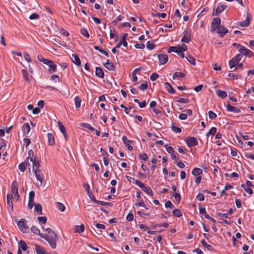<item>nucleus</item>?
Wrapping results in <instances>:
<instances>
[{
    "label": "nucleus",
    "instance_id": "nucleus-1",
    "mask_svg": "<svg viewBox=\"0 0 254 254\" xmlns=\"http://www.w3.org/2000/svg\"><path fill=\"white\" fill-rule=\"evenodd\" d=\"M41 237L46 240L51 248L55 249L57 247V241L58 240V235L55 232H51V235H41Z\"/></svg>",
    "mask_w": 254,
    "mask_h": 254
},
{
    "label": "nucleus",
    "instance_id": "nucleus-2",
    "mask_svg": "<svg viewBox=\"0 0 254 254\" xmlns=\"http://www.w3.org/2000/svg\"><path fill=\"white\" fill-rule=\"evenodd\" d=\"M232 46L237 49L240 53L239 54H241L242 56L244 55L249 58L254 56V53L252 51L240 44L234 43Z\"/></svg>",
    "mask_w": 254,
    "mask_h": 254
},
{
    "label": "nucleus",
    "instance_id": "nucleus-3",
    "mask_svg": "<svg viewBox=\"0 0 254 254\" xmlns=\"http://www.w3.org/2000/svg\"><path fill=\"white\" fill-rule=\"evenodd\" d=\"M18 183L16 181H14L12 182L10 190L11 193L10 194L11 197L13 198L18 199L19 197V195L18 192Z\"/></svg>",
    "mask_w": 254,
    "mask_h": 254
},
{
    "label": "nucleus",
    "instance_id": "nucleus-4",
    "mask_svg": "<svg viewBox=\"0 0 254 254\" xmlns=\"http://www.w3.org/2000/svg\"><path fill=\"white\" fill-rule=\"evenodd\" d=\"M135 184L139 187L143 191L145 192L147 194L149 195L152 196L153 195V192L151 189L150 188L146 186L143 183L141 182L136 180L135 182Z\"/></svg>",
    "mask_w": 254,
    "mask_h": 254
},
{
    "label": "nucleus",
    "instance_id": "nucleus-5",
    "mask_svg": "<svg viewBox=\"0 0 254 254\" xmlns=\"http://www.w3.org/2000/svg\"><path fill=\"white\" fill-rule=\"evenodd\" d=\"M242 58L241 54H237L234 56L229 62V65L230 68L236 66Z\"/></svg>",
    "mask_w": 254,
    "mask_h": 254
},
{
    "label": "nucleus",
    "instance_id": "nucleus-6",
    "mask_svg": "<svg viewBox=\"0 0 254 254\" xmlns=\"http://www.w3.org/2000/svg\"><path fill=\"white\" fill-rule=\"evenodd\" d=\"M34 174L35 175L36 178L37 179V180L39 181L38 183H37V185L38 187L42 186L43 182L44 181V178L43 177V175L40 171V170L35 169L34 171Z\"/></svg>",
    "mask_w": 254,
    "mask_h": 254
},
{
    "label": "nucleus",
    "instance_id": "nucleus-7",
    "mask_svg": "<svg viewBox=\"0 0 254 254\" xmlns=\"http://www.w3.org/2000/svg\"><path fill=\"white\" fill-rule=\"evenodd\" d=\"M43 63L49 66V71L50 73L56 72L57 69V65L52 61L48 59L43 60Z\"/></svg>",
    "mask_w": 254,
    "mask_h": 254
},
{
    "label": "nucleus",
    "instance_id": "nucleus-8",
    "mask_svg": "<svg viewBox=\"0 0 254 254\" xmlns=\"http://www.w3.org/2000/svg\"><path fill=\"white\" fill-rule=\"evenodd\" d=\"M221 20L219 18H214L211 24V32H213L220 26Z\"/></svg>",
    "mask_w": 254,
    "mask_h": 254
},
{
    "label": "nucleus",
    "instance_id": "nucleus-9",
    "mask_svg": "<svg viewBox=\"0 0 254 254\" xmlns=\"http://www.w3.org/2000/svg\"><path fill=\"white\" fill-rule=\"evenodd\" d=\"M191 41V35L190 30L188 29H185L183 32V36L181 39V42L188 43Z\"/></svg>",
    "mask_w": 254,
    "mask_h": 254
},
{
    "label": "nucleus",
    "instance_id": "nucleus-10",
    "mask_svg": "<svg viewBox=\"0 0 254 254\" xmlns=\"http://www.w3.org/2000/svg\"><path fill=\"white\" fill-rule=\"evenodd\" d=\"M26 221L25 219H22L19 220L17 223L19 229L23 233L26 232L28 229V227L26 225Z\"/></svg>",
    "mask_w": 254,
    "mask_h": 254
},
{
    "label": "nucleus",
    "instance_id": "nucleus-11",
    "mask_svg": "<svg viewBox=\"0 0 254 254\" xmlns=\"http://www.w3.org/2000/svg\"><path fill=\"white\" fill-rule=\"evenodd\" d=\"M185 141L189 147L194 146L198 144L197 140L194 137H188Z\"/></svg>",
    "mask_w": 254,
    "mask_h": 254
},
{
    "label": "nucleus",
    "instance_id": "nucleus-12",
    "mask_svg": "<svg viewBox=\"0 0 254 254\" xmlns=\"http://www.w3.org/2000/svg\"><path fill=\"white\" fill-rule=\"evenodd\" d=\"M227 7V5L219 4L217 8L213 10L212 15L217 16L223 12Z\"/></svg>",
    "mask_w": 254,
    "mask_h": 254
},
{
    "label": "nucleus",
    "instance_id": "nucleus-13",
    "mask_svg": "<svg viewBox=\"0 0 254 254\" xmlns=\"http://www.w3.org/2000/svg\"><path fill=\"white\" fill-rule=\"evenodd\" d=\"M251 19L252 16L251 14L250 13H247L246 19L239 22V24L242 27H247L250 25Z\"/></svg>",
    "mask_w": 254,
    "mask_h": 254
},
{
    "label": "nucleus",
    "instance_id": "nucleus-14",
    "mask_svg": "<svg viewBox=\"0 0 254 254\" xmlns=\"http://www.w3.org/2000/svg\"><path fill=\"white\" fill-rule=\"evenodd\" d=\"M157 57L160 64H164L168 61V57L166 54H158Z\"/></svg>",
    "mask_w": 254,
    "mask_h": 254
},
{
    "label": "nucleus",
    "instance_id": "nucleus-15",
    "mask_svg": "<svg viewBox=\"0 0 254 254\" xmlns=\"http://www.w3.org/2000/svg\"><path fill=\"white\" fill-rule=\"evenodd\" d=\"M29 160H30V161L33 164V171H34L35 169H38V168L40 166V164L38 160H36V158L33 159L32 157H28L27 158V162L29 161Z\"/></svg>",
    "mask_w": 254,
    "mask_h": 254
},
{
    "label": "nucleus",
    "instance_id": "nucleus-16",
    "mask_svg": "<svg viewBox=\"0 0 254 254\" xmlns=\"http://www.w3.org/2000/svg\"><path fill=\"white\" fill-rule=\"evenodd\" d=\"M228 32V30L223 26H221L217 29V33L219 36L223 37Z\"/></svg>",
    "mask_w": 254,
    "mask_h": 254
},
{
    "label": "nucleus",
    "instance_id": "nucleus-17",
    "mask_svg": "<svg viewBox=\"0 0 254 254\" xmlns=\"http://www.w3.org/2000/svg\"><path fill=\"white\" fill-rule=\"evenodd\" d=\"M122 141L124 142L125 146L128 148L129 150H133V147L130 145L131 141L128 139L127 136H123L122 137Z\"/></svg>",
    "mask_w": 254,
    "mask_h": 254
},
{
    "label": "nucleus",
    "instance_id": "nucleus-18",
    "mask_svg": "<svg viewBox=\"0 0 254 254\" xmlns=\"http://www.w3.org/2000/svg\"><path fill=\"white\" fill-rule=\"evenodd\" d=\"M71 60L72 62L76 65L79 66L81 65V61L77 55L72 54Z\"/></svg>",
    "mask_w": 254,
    "mask_h": 254
},
{
    "label": "nucleus",
    "instance_id": "nucleus-19",
    "mask_svg": "<svg viewBox=\"0 0 254 254\" xmlns=\"http://www.w3.org/2000/svg\"><path fill=\"white\" fill-rule=\"evenodd\" d=\"M226 108L227 110L229 112H231L235 113H239L241 112V110L239 109L230 104H227Z\"/></svg>",
    "mask_w": 254,
    "mask_h": 254
},
{
    "label": "nucleus",
    "instance_id": "nucleus-20",
    "mask_svg": "<svg viewBox=\"0 0 254 254\" xmlns=\"http://www.w3.org/2000/svg\"><path fill=\"white\" fill-rule=\"evenodd\" d=\"M48 144L50 146H54L55 144V138L52 133H48L47 134Z\"/></svg>",
    "mask_w": 254,
    "mask_h": 254
},
{
    "label": "nucleus",
    "instance_id": "nucleus-21",
    "mask_svg": "<svg viewBox=\"0 0 254 254\" xmlns=\"http://www.w3.org/2000/svg\"><path fill=\"white\" fill-rule=\"evenodd\" d=\"M28 246L23 240H20L18 243V249L25 251L27 250Z\"/></svg>",
    "mask_w": 254,
    "mask_h": 254
},
{
    "label": "nucleus",
    "instance_id": "nucleus-22",
    "mask_svg": "<svg viewBox=\"0 0 254 254\" xmlns=\"http://www.w3.org/2000/svg\"><path fill=\"white\" fill-rule=\"evenodd\" d=\"M95 74L100 78H103L104 77V73L103 69L100 67H96Z\"/></svg>",
    "mask_w": 254,
    "mask_h": 254
},
{
    "label": "nucleus",
    "instance_id": "nucleus-23",
    "mask_svg": "<svg viewBox=\"0 0 254 254\" xmlns=\"http://www.w3.org/2000/svg\"><path fill=\"white\" fill-rule=\"evenodd\" d=\"M105 67L110 71L115 70V66L114 64L109 60L107 61V63L104 64Z\"/></svg>",
    "mask_w": 254,
    "mask_h": 254
},
{
    "label": "nucleus",
    "instance_id": "nucleus-24",
    "mask_svg": "<svg viewBox=\"0 0 254 254\" xmlns=\"http://www.w3.org/2000/svg\"><path fill=\"white\" fill-rule=\"evenodd\" d=\"M34 207V212L37 213L38 215L42 214V205L39 203L35 204Z\"/></svg>",
    "mask_w": 254,
    "mask_h": 254
},
{
    "label": "nucleus",
    "instance_id": "nucleus-25",
    "mask_svg": "<svg viewBox=\"0 0 254 254\" xmlns=\"http://www.w3.org/2000/svg\"><path fill=\"white\" fill-rule=\"evenodd\" d=\"M22 130L23 133H28L30 131V127L28 123H25L22 127Z\"/></svg>",
    "mask_w": 254,
    "mask_h": 254
},
{
    "label": "nucleus",
    "instance_id": "nucleus-26",
    "mask_svg": "<svg viewBox=\"0 0 254 254\" xmlns=\"http://www.w3.org/2000/svg\"><path fill=\"white\" fill-rule=\"evenodd\" d=\"M216 93L217 95L221 98H224L227 97V94L226 92L224 91H222L219 89H217L216 90Z\"/></svg>",
    "mask_w": 254,
    "mask_h": 254
},
{
    "label": "nucleus",
    "instance_id": "nucleus-27",
    "mask_svg": "<svg viewBox=\"0 0 254 254\" xmlns=\"http://www.w3.org/2000/svg\"><path fill=\"white\" fill-rule=\"evenodd\" d=\"M28 163V162H27V160L26 161L20 163L18 165L19 170L21 172H24L26 169V166Z\"/></svg>",
    "mask_w": 254,
    "mask_h": 254
},
{
    "label": "nucleus",
    "instance_id": "nucleus-28",
    "mask_svg": "<svg viewBox=\"0 0 254 254\" xmlns=\"http://www.w3.org/2000/svg\"><path fill=\"white\" fill-rule=\"evenodd\" d=\"M127 36V33L124 34L120 40V41L119 42L125 47H127V43L126 41Z\"/></svg>",
    "mask_w": 254,
    "mask_h": 254
},
{
    "label": "nucleus",
    "instance_id": "nucleus-29",
    "mask_svg": "<svg viewBox=\"0 0 254 254\" xmlns=\"http://www.w3.org/2000/svg\"><path fill=\"white\" fill-rule=\"evenodd\" d=\"M35 250L37 254H47L44 248L38 245H35Z\"/></svg>",
    "mask_w": 254,
    "mask_h": 254
},
{
    "label": "nucleus",
    "instance_id": "nucleus-30",
    "mask_svg": "<svg viewBox=\"0 0 254 254\" xmlns=\"http://www.w3.org/2000/svg\"><path fill=\"white\" fill-rule=\"evenodd\" d=\"M12 197H11L10 193H7L6 195V201L7 205L11 209H13V204L11 200V198Z\"/></svg>",
    "mask_w": 254,
    "mask_h": 254
},
{
    "label": "nucleus",
    "instance_id": "nucleus-31",
    "mask_svg": "<svg viewBox=\"0 0 254 254\" xmlns=\"http://www.w3.org/2000/svg\"><path fill=\"white\" fill-rule=\"evenodd\" d=\"M185 75L186 74L183 72L176 71L173 75L172 78L173 79H176L179 78H183L185 76Z\"/></svg>",
    "mask_w": 254,
    "mask_h": 254
},
{
    "label": "nucleus",
    "instance_id": "nucleus-32",
    "mask_svg": "<svg viewBox=\"0 0 254 254\" xmlns=\"http://www.w3.org/2000/svg\"><path fill=\"white\" fill-rule=\"evenodd\" d=\"M31 231L35 234L40 235L41 237V235H44V234L40 233V230L36 226H32L31 228Z\"/></svg>",
    "mask_w": 254,
    "mask_h": 254
},
{
    "label": "nucleus",
    "instance_id": "nucleus-33",
    "mask_svg": "<svg viewBox=\"0 0 254 254\" xmlns=\"http://www.w3.org/2000/svg\"><path fill=\"white\" fill-rule=\"evenodd\" d=\"M74 229L75 232L80 233L84 232V227L83 224H81L80 226H75Z\"/></svg>",
    "mask_w": 254,
    "mask_h": 254
},
{
    "label": "nucleus",
    "instance_id": "nucleus-34",
    "mask_svg": "<svg viewBox=\"0 0 254 254\" xmlns=\"http://www.w3.org/2000/svg\"><path fill=\"white\" fill-rule=\"evenodd\" d=\"M185 57L190 64L192 65H195V61L193 57L190 55H187L186 57L185 56Z\"/></svg>",
    "mask_w": 254,
    "mask_h": 254
},
{
    "label": "nucleus",
    "instance_id": "nucleus-35",
    "mask_svg": "<svg viewBox=\"0 0 254 254\" xmlns=\"http://www.w3.org/2000/svg\"><path fill=\"white\" fill-rule=\"evenodd\" d=\"M56 207L61 211L64 212L65 210V206L64 205L61 203L57 202L56 203Z\"/></svg>",
    "mask_w": 254,
    "mask_h": 254
},
{
    "label": "nucleus",
    "instance_id": "nucleus-36",
    "mask_svg": "<svg viewBox=\"0 0 254 254\" xmlns=\"http://www.w3.org/2000/svg\"><path fill=\"white\" fill-rule=\"evenodd\" d=\"M202 173V169L198 168H195L192 171V174L194 176H197Z\"/></svg>",
    "mask_w": 254,
    "mask_h": 254
},
{
    "label": "nucleus",
    "instance_id": "nucleus-37",
    "mask_svg": "<svg viewBox=\"0 0 254 254\" xmlns=\"http://www.w3.org/2000/svg\"><path fill=\"white\" fill-rule=\"evenodd\" d=\"M201 244L204 247L206 248L207 250L209 251L212 250V247L210 245L207 244L204 239L201 241Z\"/></svg>",
    "mask_w": 254,
    "mask_h": 254
},
{
    "label": "nucleus",
    "instance_id": "nucleus-38",
    "mask_svg": "<svg viewBox=\"0 0 254 254\" xmlns=\"http://www.w3.org/2000/svg\"><path fill=\"white\" fill-rule=\"evenodd\" d=\"M74 100L76 108H78L79 107H80L81 101V99L78 96H76L74 98Z\"/></svg>",
    "mask_w": 254,
    "mask_h": 254
},
{
    "label": "nucleus",
    "instance_id": "nucleus-39",
    "mask_svg": "<svg viewBox=\"0 0 254 254\" xmlns=\"http://www.w3.org/2000/svg\"><path fill=\"white\" fill-rule=\"evenodd\" d=\"M217 128L215 127H212L209 131L206 133V135L209 136L210 135H214L216 132Z\"/></svg>",
    "mask_w": 254,
    "mask_h": 254
},
{
    "label": "nucleus",
    "instance_id": "nucleus-40",
    "mask_svg": "<svg viewBox=\"0 0 254 254\" xmlns=\"http://www.w3.org/2000/svg\"><path fill=\"white\" fill-rule=\"evenodd\" d=\"M58 125L59 129L60 130L61 132L62 133H64L66 132V130H65V128L64 127V126L63 125V124L61 122H59L58 123Z\"/></svg>",
    "mask_w": 254,
    "mask_h": 254
},
{
    "label": "nucleus",
    "instance_id": "nucleus-41",
    "mask_svg": "<svg viewBox=\"0 0 254 254\" xmlns=\"http://www.w3.org/2000/svg\"><path fill=\"white\" fill-rule=\"evenodd\" d=\"M21 73H22L23 78H24V79L26 81H29L28 73L26 71V70L25 69H22L21 70Z\"/></svg>",
    "mask_w": 254,
    "mask_h": 254
},
{
    "label": "nucleus",
    "instance_id": "nucleus-42",
    "mask_svg": "<svg viewBox=\"0 0 254 254\" xmlns=\"http://www.w3.org/2000/svg\"><path fill=\"white\" fill-rule=\"evenodd\" d=\"M140 68H135L132 73V80L133 82H136L137 81V77L136 75V70H140Z\"/></svg>",
    "mask_w": 254,
    "mask_h": 254
},
{
    "label": "nucleus",
    "instance_id": "nucleus-43",
    "mask_svg": "<svg viewBox=\"0 0 254 254\" xmlns=\"http://www.w3.org/2000/svg\"><path fill=\"white\" fill-rule=\"evenodd\" d=\"M146 47L150 50H153L155 47V45L153 42L148 41L146 43Z\"/></svg>",
    "mask_w": 254,
    "mask_h": 254
},
{
    "label": "nucleus",
    "instance_id": "nucleus-44",
    "mask_svg": "<svg viewBox=\"0 0 254 254\" xmlns=\"http://www.w3.org/2000/svg\"><path fill=\"white\" fill-rule=\"evenodd\" d=\"M80 32L82 35L84 36L86 38L89 37V34L88 31L85 28H82L80 30Z\"/></svg>",
    "mask_w": 254,
    "mask_h": 254
},
{
    "label": "nucleus",
    "instance_id": "nucleus-45",
    "mask_svg": "<svg viewBox=\"0 0 254 254\" xmlns=\"http://www.w3.org/2000/svg\"><path fill=\"white\" fill-rule=\"evenodd\" d=\"M175 53H177L180 57H181L182 58H185V54L182 51V49H180V47H178L177 49L175 51Z\"/></svg>",
    "mask_w": 254,
    "mask_h": 254
},
{
    "label": "nucleus",
    "instance_id": "nucleus-46",
    "mask_svg": "<svg viewBox=\"0 0 254 254\" xmlns=\"http://www.w3.org/2000/svg\"><path fill=\"white\" fill-rule=\"evenodd\" d=\"M241 187L243 188L245 191H246L249 194H252L253 193V190L252 189L249 187H246L245 185H242Z\"/></svg>",
    "mask_w": 254,
    "mask_h": 254
},
{
    "label": "nucleus",
    "instance_id": "nucleus-47",
    "mask_svg": "<svg viewBox=\"0 0 254 254\" xmlns=\"http://www.w3.org/2000/svg\"><path fill=\"white\" fill-rule=\"evenodd\" d=\"M164 146L166 148L167 151L170 154H172L175 151L174 148L172 146H168L167 144L165 145Z\"/></svg>",
    "mask_w": 254,
    "mask_h": 254
},
{
    "label": "nucleus",
    "instance_id": "nucleus-48",
    "mask_svg": "<svg viewBox=\"0 0 254 254\" xmlns=\"http://www.w3.org/2000/svg\"><path fill=\"white\" fill-rule=\"evenodd\" d=\"M139 89L142 91H144L148 88V85L147 82L142 83L138 87Z\"/></svg>",
    "mask_w": 254,
    "mask_h": 254
},
{
    "label": "nucleus",
    "instance_id": "nucleus-49",
    "mask_svg": "<svg viewBox=\"0 0 254 254\" xmlns=\"http://www.w3.org/2000/svg\"><path fill=\"white\" fill-rule=\"evenodd\" d=\"M225 175L226 177H230L231 178H237L239 177L238 174L237 173H236V172H233L231 174H229L228 173H226Z\"/></svg>",
    "mask_w": 254,
    "mask_h": 254
},
{
    "label": "nucleus",
    "instance_id": "nucleus-50",
    "mask_svg": "<svg viewBox=\"0 0 254 254\" xmlns=\"http://www.w3.org/2000/svg\"><path fill=\"white\" fill-rule=\"evenodd\" d=\"M172 130L175 133H180L182 131L181 128L172 125L171 127Z\"/></svg>",
    "mask_w": 254,
    "mask_h": 254
},
{
    "label": "nucleus",
    "instance_id": "nucleus-51",
    "mask_svg": "<svg viewBox=\"0 0 254 254\" xmlns=\"http://www.w3.org/2000/svg\"><path fill=\"white\" fill-rule=\"evenodd\" d=\"M173 214L176 217H180L182 215L181 211L178 209H175L173 211Z\"/></svg>",
    "mask_w": 254,
    "mask_h": 254
},
{
    "label": "nucleus",
    "instance_id": "nucleus-52",
    "mask_svg": "<svg viewBox=\"0 0 254 254\" xmlns=\"http://www.w3.org/2000/svg\"><path fill=\"white\" fill-rule=\"evenodd\" d=\"M38 220L40 223L45 224L47 222V217L45 216H40L38 217Z\"/></svg>",
    "mask_w": 254,
    "mask_h": 254
},
{
    "label": "nucleus",
    "instance_id": "nucleus-53",
    "mask_svg": "<svg viewBox=\"0 0 254 254\" xmlns=\"http://www.w3.org/2000/svg\"><path fill=\"white\" fill-rule=\"evenodd\" d=\"M208 114L209 118L211 120L214 119L215 118H216L217 117L216 114L215 113H214L213 112H212V111H209L208 112Z\"/></svg>",
    "mask_w": 254,
    "mask_h": 254
},
{
    "label": "nucleus",
    "instance_id": "nucleus-54",
    "mask_svg": "<svg viewBox=\"0 0 254 254\" xmlns=\"http://www.w3.org/2000/svg\"><path fill=\"white\" fill-rule=\"evenodd\" d=\"M135 205L141 206V207H144L146 209H148V208L147 207L146 204L144 203V202L142 200L139 201L137 203H135Z\"/></svg>",
    "mask_w": 254,
    "mask_h": 254
},
{
    "label": "nucleus",
    "instance_id": "nucleus-55",
    "mask_svg": "<svg viewBox=\"0 0 254 254\" xmlns=\"http://www.w3.org/2000/svg\"><path fill=\"white\" fill-rule=\"evenodd\" d=\"M138 157L140 159L144 161H146L148 158V156L146 153L140 154Z\"/></svg>",
    "mask_w": 254,
    "mask_h": 254
},
{
    "label": "nucleus",
    "instance_id": "nucleus-56",
    "mask_svg": "<svg viewBox=\"0 0 254 254\" xmlns=\"http://www.w3.org/2000/svg\"><path fill=\"white\" fill-rule=\"evenodd\" d=\"M81 126L90 130H94V128L89 124L83 123Z\"/></svg>",
    "mask_w": 254,
    "mask_h": 254
},
{
    "label": "nucleus",
    "instance_id": "nucleus-57",
    "mask_svg": "<svg viewBox=\"0 0 254 254\" xmlns=\"http://www.w3.org/2000/svg\"><path fill=\"white\" fill-rule=\"evenodd\" d=\"M39 18V15L36 13L31 14L29 16V19L31 20L37 19Z\"/></svg>",
    "mask_w": 254,
    "mask_h": 254
},
{
    "label": "nucleus",
    "instance_id": "nucleus-58",
    "mask_svg": "<svg viewBox=\"0 0 254 254\" xmlns=\"http://www.w3.org/2000/svg\"><path fill=\"white\" fill-rule=\"evenodd\" d=\"M133 218H134V216H133V214L131 212H130L127 215V216L126 217V219L128 221H131L133 220Z\"/></svg>",
    "mask_w": 254,
    "mask_h": 254
},
{
    "label": "nucleus",
    "instance_id": "nucleus-59",
    "mask_svg": "<svg viewBox=\"0 0 254 254\" xmlns=\"http://www.w3.org/2000/svg\"><path fill=\"white\" fill-rule=\"evenodd\" d=\"M60 33L61 35L64 36H68L69 35L68 32L64 28H61L60 30Z\"/></svg>",
    "mask_w": 254,
    "mask_h": 254
},
{
    "label": "nucleus",
    "instance_id": "nucleus-60",
    "mask_svg": "<svg viewBox=\"0 0 254 254\" xmlns=\"http://www.w3.org/2000/svg\"><path fill=\"white\" fill-rule=\"evenodd\" d=\"M159 77V75L157 73H152L150 77V78L151 79V80L152 81H155Z\"/></svg>",
    "mask_w": 254,
    "mask_h": 254
},
{
    "label": "nucleus",
    "instance_id": "nucleus-61",
    "mask_svg": "<svg viewBox=\"0 0 254 254\" xmlns=\"http://www.w3.org/2000/svg\"><path fill=\"white\" fill-rule=\"evenodd\" d=\"M42 229L44 231H46L48 232L47 235H51V232H54L51 228H45L44 226L42 227Z\"/></svg>",
    "mask_w": 254,
    "mask_h": 254
},
{
    "label": "nucleus",
    "instance_id": "nucleus-62",
    "mask_svg": "<svg viewBox=\"0 0 254 254\" xmlns=\"http://www.w3.org/2000/svg\"><path fill=\"white\" fill-rule=\"evenodd\" d=\"M177 202H179L181 200V194L179 193H175L173 195Z\"/></svg>",
    "mask_w": 254,
    "mask_h": 254
},
{
    "label": "nucleus",
    "instance_id": "nucleus-63",
    "mask_svg": "<svg viewBox=\"0 0 254 254\" xmlns=\"http://www.w3.org/2000/svg\"><path fill=\"white\" fill-rule=\"evenodd\" d=\"M24 57L25 60L28 63H30L31 62V59L30 56V55L27 53H24Z\"/></svg>",
    "mask_w": 254,
    "mask_h": 254
},
{
    "label": "nucleus",
    "instance_id": "nucleus-64",
    "mask_svg": "<svg viewBox=\"0 0 254 254\" xmlns=\"http://www.w3.org/2000/svg\"><path fill=\"white\" fill-rule=\"evenodd\" d=\"M245 156L247 158H249V159H250L252 160H254V154H252L250 153H246L245 154Z\"/></svg>",
    "mask_w": 254,
    "mask_h": 254
}]
</instances>
